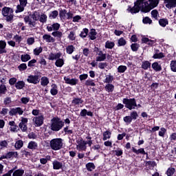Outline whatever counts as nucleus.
<instances>
[{"label":"nucleus","instance_id":"49","mask_svg":"<svg viewBox=\"0 0 176 176\" xmlns=\"http://www.w3.org/2000/svg\"><path fill=\"white\" fill-rule=\"evenodd\" d=\"M127 71V67L125 65H120L118 67V72L120 74H124Z\"/></svg>","mask_w":176,"mask_h":176},{"label":"nucleus","instance_id":"63","mask_svg":"<svg viewBox=\"0 0 176 176\" xmlns=\"http://www.w3.org/2000/svg\"><path fill=\"white\" fill-rule=\"evenodd\" d=\"M170 69L173 72H176V60H172L170 63Z\"/></svg>","mask_w":176,"mask_h":176},{"label":"nucleus","instance_id":"52","mask_svg":"<svg viewBox=\"0 0 176 176\" xmlns=\"http://www.w3.org/2000/svg\"><path fill=\"white\" fill-rule=\"evenodd\" d=\"M3 104L6 107H10V104H12V98L6 97L4 98Z\"/></svg>","mask_w":176,"mask_h":176},{"label":"nucleus","instance_id":"40","mask_svg":"<svg viewBox=\"0 0 176 176\" xmlns=\"http://www.w3.org/2000/svg\"><path fill=\"white\" fill-rule=\"evenodd\" d=\"M52 35L54 36V38H57L58 39H61L63 38V32L56 30L52 33Z\"/></svg>","mask_w":176,"mask_h":176},{"label":"nucleus","instance_id":"25","mask_svg":"<svg viewBox=\"0 0 176 176\" xmlns=\"http://www.w3.org/2000/svg\"><path fill=\"white\" fill-rule=\"evenodd\" d=\"M15 87L17 90H21V89H24V87H25V82L23 80H19L15 84Z\"/></svg>","mask_w":176,"mask_h":176},{"label":"nucleus","instance_id":"29","mask_svg":"<svg viewBox=\"0 0 176 176\" xmlns=\"http://www.w3.org/2000/svg\"><path fill=\"white\" fill-rule=\"evenodd\" d=\"M7 156V159H12V157H17L19 156V153L17 151H9L6 154Z\"/></svg>","mask_w":176,"mask_h":176},{"label":"nucleus","instance_id":"16","mask_svg":"<svg viewBox=\"0 0 176 176\" xmlns=\"http://www.w3.org/2000/svg\"><path fill=\"white\" fill-rule=\"evenodd\" d=\"M54 170H61L63 169V162L58 161L56 160H54L52 162Z\"/></svg>","mask_w":176,"mask_h":176},{"label":"nucleus","instance_id":"14","mask_svg":"<svg viewBox=\"0 0 176 176\" xmlns=\"http://www.w3.org/2000/svg\"><path fill=\"white\" fill-rule=\"evenodd\" d=\"M63 79L67 85H70L71 86H76V85H78V80L76 78L71 79L67 76H65Z\"/></svg>","mask_w":176,"mask_h":176},{"label":"nucleus","instance_id":"39","mask_svg":"<svg viewBox=\"0 0 176 176\" xmlns=\"http://www.w3.org/2000/svg\"><path fill=\"white\" fill-rule=\"evenodd\" d=\"M24 175V170L17 169L13 171L12 176H23Z\"/></svg>","mask_w":176,"mask_h":176},{"label":"nucleus","instance_id":"2","mask_svg":"<svg viewBox=\"0 0 176 176\" xmlns=\"http://www.w3.org/2000/svg\"><path fill=\"white\" fill-rule=\"evenodd\" d=\"M64 126L65 122L60 117L55 116L51 119L50 129L52 130V131H55L57 133V131L62 130Z\"/></svg>","mask_w":176,"mask_h":176},{"label":"nucleus","instance_id":"51","mask_svg":"<svg viewBox=\"0 0 176 176\" xmlns=\"http://www.w3.org/2000/svg\"><path fill=\"white\" fill-rule=\"evenodd\" d=\"M131 49L132 52H138V49H140V44L135 43L131 45Z\"/></svg>","mask_w":176,"mask_h":176},{"label":"nucleus","instance_id":"10","mask_svg":"<svg viewBox=\"0 0 176 176\" xmlns=\"http://www.w3.org/2000/svg\"><path fill=\"white\" fill-rule=\"evenodd\" d=\"M43 120H45L43 115L35 116L32 120L36 127H41L43 124Z\"/></svg>","mask_w":176,"mask_h":176},{"label":"nucleus","instance_id":"12","mask_svg":"<svg viewBox=\"0 0 176 176\" xmlns=\"http://www.w3.org/2000/svg\"><path fill=\"white\" fill-rule=\"evenodd\" d=\"M83 99H82V98H76V97H74L73 100H72V104L73 105V107H80L81 108V107H82L83 105Z\"/></svg>","mask_w":176,"mask_h":176},{"label":"nucleus","instance_id":"13","mask_svg":"<svg viewBox=\"0 0 176 176\" xmlns=\"http://www.w3.org/2000/svg\"><path fill=\"white\" fill-rule=\"evenodd\" d=\"M164 3L167 9L176 8V0H164Z\"/></svg>","mask_w":176,"mask_h":176},{"label":"nucleus","instance_id":"22","mask_svg":"<svg viewBox=\"0 0 176 176\" xmlns=\"http://www.w3.org/2000/svg\"><path fill=\"white\" fill-rule=\"evenodd\" d=\"M77 146L79 148V149H81V151H86V142L83 140V138H81L80 140V142H78Z\"/></svg>","mask_w":176,"mask_h":176},{"label":"nucleus","instance_id":"44","mask_svg":"<svg viewBox=\"0 0 176 176\" xmlns=\"http://www.w3.org/2000/svg\"><path fill=\"white\" fill-rule=\"evenodd\" d=\"M175 173V168H173V167H169L166 172V174L167 176H173L174 175Z\"/></svg>","mask_w":176,"mask_h":176},{"label":"nucleus","instance_id":"21","mask_svg":"<svg viewBox=\"0 0 176 176\" xmlns=\"http://www.w3.org/2000/svg\"><path fill=\"white\" fill-rule=\"evenodd\" d=\"M1 13L4 17L5 16H8L9 13H13V9L9 7H4L2 9Z\"/></svg>","mask_w":176,"mask_h":176},{"label":"nucleus","instance_id":"62","mask_svg":"<svg viewBox=\"0 0 176 176\" xmlns=\"http://www.w3.org/2000/svg\"><path fill=\"white\" fill-rule=\"evenodd\" d=\"M142 21L144 24H152V19H151L149 16H145L143 18Z\"/></svg>","mask_w":176,"mask_h":176},{"label":"nucleus","instance_id":"31","mask_svg":"<svg viewBox=\"0 0 176 176\" xmlns=\"http://www.w3.org/2000/svg\"><path fill=\"white\" fill-rule=\"evenodd\" d=\"M62 133H65L66 135H72V134H74V129H69V126H66L63 128Z\"/></svg>","mask_w":176,"mask_h":176},{"label":"nucleus","instance_id":"7","mask_svg":"<svg viewBox=\"0 0 176 176\" xmlns=\"http://www.w3.org/2000/svg\"><path fill=\"white\" fill-rule=\"evenodd\" d=\"M94 52L96 53V56H98L96 57V61L101 63V61H105V60H107V54H104L101 49L95 47Z\"/></svg>","mask_w":176,"mask_h":176},{"label":"nucleus","instance_id":"24","mask_svg":"<svg viewBox=\"0 0 176 176\" xmlns=\"http://www.w3.org/2000/svg\"><path fill=\"white\" fill-rule=\"evenodd\" d=\"M151 67L155 71V72H160V71H162V65L157 62H154L152 63Z\"/></svg>","mask_w":176,"mask_h":176},{"label":"nucleus","instance_id":"33","mask_svg":"<svg viewBox=\"0 0 176 176\" xmlns=\"http://www.w3.org/2000/svg\"><path fill=\"white\" fill-rule=\"evenodd\" d=\"M104 89L107 93H113V90H115V86L112 84H107L104 87Z\"/></svg>","mask_w":176,"mask_h":176},{"label":"nucleus","instance_id":"20","mask_svg":"<svg viewBox=\"0 0 176 176\" xmlns=\"http://www.w3.org/2000/svg\"><path fill=\"white\" fill-rule=\"evenodd\" d=\"M43 39L44 41H46V42H47L48 43H50V42H52V43L56 42V38H54V37H52L50 34H44L43 36Z\"/></svg>","mask_w":176,"mask_h":176},{"label":"nucleus","instance_id":"17","mask_svg":"<svg viewBox=\"0 0 176 176\" xmlns=\"http://www.w3.org/2000/svg\"><path fill=\"white\" fill-rule=\"evenodd\" d=\"M62 54H61V52H58L56 54H53V52H51L49 54L48 60H50L51 61H54V60H57V58H60Z\"/></svg>","mask_w":176,"mask_h":176},{"label":"nucleus","instance_id":"8","mask_svg":"<svg viewBox=\"0 0 176 176\" xmlns=\"http://www.w3.org/2000/svg\"><path fill=\"white\" fill-rule=\"evenodd\" d=\"M19 5L16 6V10H15V13H21V12H24V8L27 6L28 3V0H19Z\"/></svg>","mask_w":176,"mask_h":176},{"label":"nucleus","instance_id":"34","mask_svg":"<svg viewBox=\"0 0 176 176\" xmlns=\"http://www.w3.org/2000/svg\"><path fill=\"white\" fill-rule=\"evenodd\" d=\"M87 35H89V29L85 28L82 29V32L79 34V36L80 38H82V39H84V38L87 37Z\"/></svg>","mask_w":176,"mask_h":176},{"label":"nucleus","instance_id":"64","mask_svg":"<svg viewBox=\"0 0 176 176\" xmlns=\"http://www.w3.org/2000/svg\"><path fill=\"white\" fill-rule=\"evenodd\" d=\"M18 69L19 71H25L27 69V64L25 63H22L19 66H18Z\"/></svg>","mask_w":176,"mask_h":176},{"label":"nucleus","instance_id":"61","mask_svg":"<svg viewBox=\"0 0 176 176\" xmlns=\"http://www.w3.org/2000/svg\"><path fill=\"white\" fill-rule=\"evenodd\" d=\"M116 156H122L123 155V150L120 148H117L116 150L113 151Z\"/></svg>","mask_w":176,"mask_h":176},{"label":"nucleus","instance_id":"50","mask_svg":"<svg viewBox=\"0 0 176 176\" xmlns=\"http://www.w3.org/2000/svg\"><path fill=\"white\" fill-rule=\"evenodd\" d=\"M85 86H91L92 87H96V83L94 82V80L88 79L85 80Z\"/></svg>","mask_w":176,"mask_h":176},{"label":"nucleus","instance_id":"55","mask_svg":"<svg viewBox=\"0 0 176 176\" xmlns=\"http://www.w3.org/2000/svg\"><path fill=\"white\" fill-rule=\"evenodd\" d=\"M38 19L40 23H43V24L47 21V16L45 14H43L41 15Z\"/></svg>","mask_w":176,"mask_h":176},{"label":"nucleus","instance_id":"57","mask_svg":"<svg viewBox=\"0 0 176 176\" xmlns=\"http://www.w3.org/2000/svg\"><path fill=\"white\" fill-rule=\"evenodd\" d=\"M113 81V76L109 75L104 79V83L111 84Z\"/></svg>","mask_w":176,"mask_h":176},{"label":"nucleus","instance_id":"37","mask_svg":"<svg viewBox=\"0 0 176 176\" xmlns=\"http://www.w3.org/2000/svg\"><path fill=\"white\" fill-rule=\"evenodd\" d=\"M31 59V56L30 54H25L21 56V60L23 63H27Z\"/></svg>","mask_w":176,"mask_h":176},{"label":"nucleus","instance_id":"23","mask_svg":"<svg viewBox=\"0 0 176 176\" xmlns=\"http://www.w3.org/2000/svg\"><path fill=\"white\" fill-rule=\"evenodd\" d=\"M6 42L5 41H0V54L6 53Z\"/></svg>","mask_w":176,"mask_h":176},{"label":"nucleus","instance_id":"46","mask_svg":"<svg viewBox=\"0 0 176 176\" xmlns=\"http://www.w3.org/2000/svg\"><path fill=\"white\" fill-rule=\"evenodd\" d=\"M115 47V43L112 41H107L105 43L106 49H113Z\"/></svg>","mask_w":176,"mask_h":176},{"label":"nucleus","instance_id":"18","mask_svg":"<svg viewBox=\"0 0 176 176\" xmlns=\"http://www.w3.org/2000/svg\"><path fill=\"white\" fill-rule=\"evenodd\" d=\"M50 94L51 96H57L58 94V87L54 83L51 85Z\"/></svg>","mask_w":176,"mask_h":176},{"label":"nucleus","instance_id":"5","mask_svg":"<svg viewBox=\"0 0 176 176\" xmlns=\"http://www.w3.org/2000/svg\"><path fill=\"white\" fill-rule=\"evenodd\" d=\"M50 148L53 151H60L63 148V139L55 138L52 139L50 142Z\"/></svg>","mask_w":176,"mask_h":176},{"label":"nucleus","instance_id":"26","mask_svg":"<svg viewBox=\"0 0 176 176\" xmlns=\"http://www.w3.org/2000/svg\"><path fill=\"white\" fill-rule=\"evenodd\" d=\"M151 65H152V64L149 61L144 60L142 62L141 68L146 71L148 68H151Z\"/></svg>","mask_w":176,"mask_h":176},{"label":"nucleus","instance_id":"58","mask_svg":"<svg viewBox=\"0 0 176 176\" xmlns=\"http://www.w3.org/2000/svg\"><path fill=\"white\" fill-rule=\"evenodd\" d=\"M6 91H8V89L6 88V85H0V94H6Z\"/></svg>","mask_w":176,"mask_h":176},{"label":"nucleus","instance_id":"35","mask_svg":"<svg viewBox=\"0 0 176 176\" xmlns=\"http://www.w3.org/2000/svg\"><path fill=\"white\" fill-rule=\"evenodd\" d=\"M111 135H112V133L111 131H106L103 133V141H107V140H109L111 138Z\"/></svg>","mask_w":176,"mask_h":176},{"label":"nucleus","instance_id":"48","mask_svg":"<svg viewBox=\"0 0 176 176\" xmlns=\"http://www.w3.org/2000/svg\"><path fill=\"white\" fill-rule=\"evenodd\" d=\"M67 38L70 41H75L76 39V34L75 33V32H70L67 36Z\"/></svg>","mask_w":176,"mask_h":176},{"label":"nucleus","instance_id":"28","mask_svg":"<svg viewBox=\"0 0 176 176\" xmlns=\"http://www.w3.org/2000/svg\"><path fill=\"white\" fill-rule=\"evenodd\" d=\"M87 171L91 172L93 170H96V165L93 162H88L85 165Z\"/></svg>","mask_w":176,"mask_h":176},{"label":"nucleus","instance_id":"54","mask_svg":"<svg viewBox=\"0 0 176 176\" xmlns=\"http://www.w3.org/2000/svg\"><path fill=\"white\" fill-rule=\"evenodd\" d=\"M166 133H167V129L164 127H162V128H160V131L158 133V135L160 137L164 138Z\"/></svg>","mask_w":176,"mask_h":176},{"label":"nucleus","instance_id":"45","mask_svg":"<svg viewBox=\"0 0 176 176\" xmlns=\"http://www.w3.org/2000/svg\"><path fill=\"white\" fill-rule=\"evenodd\" d=\"M4 17H6V21H7V23H12L14 21L13 19L14 18V15L13 13H10V14H8V15H6Z\"/></svg>","mask_w":176,"mask_h":176},{"label":"nucleus","instance_id":"32","mask_svg":"<svg viewBox=\"0 0 176 176\" xmlns=\"http://www.w3.org/2000/svg\"><path fill=\"white\" fill-rule=\"evenodd\" d=\"M41 85L43 87L47 86L49 85V78L46 76H43L41 78Z\"/></svg>","mask_w":176,"mask_h":176},{"label":"nucleus","instance_id":"56","mask_svg":"<svg viewBox=\"0 0 176 176\" xmlns=\"http://www.w3.org/2000/svg\"><path fill=\"white\" fill-rule=\"evenodd\" d=\"M164 54L163 52H160L159 54L157 53H155L153 56V58H155V59H160V58H164Z\"/></svg>","mask_w":176,"mask_h":176},{"label":"nucleus","instance_id":"53","mask_svg":"<svg viewBox=\"0 0 176 176\" xmlns=\"http://www.w3.org/2000/svg\"><path fill=\"white\" fill-rule=\"evenodd\" d=\"M90 53H91V52H90V49L88 47L82 48V54L85 56V57H89Z\"/></svg>","mask_w":176,"mask_h":176},{"label":"nucleus","instance_id":"43","mask_svg":"<svg viewBox=\"0 0 176 176\" xmlns=\"http://www.w3.org/2000/svg\"><path fill=\"white\" fill-rule=\"evenodd\" d=\"M126 43L127 41H126V39H124L123 37H121L118 41V47H120V46H126Z\"/></svg>","mask_w":176,"mask_h":176},{"label":"nucleus","instance_id":"15","mask_svg":"<svg viewBox=\"0 0 176 176\" xmlns=\"http://www.w3.org/2000/svg\"><path fill=\"white\" fill-rule=\"evenodd\" d=\"M131 151L132 152H133V153H135V155H146V159H149V157H148V153L145 152L144 148H140L137 150V148H135V147H132Z\"/></svg>","mask_w":176,"mask_h":176},{"label":"nucleus","instance_id":"47","mask_svg":"<svg viewBox=\"0 0 176 176\" xmlns=\"http://www.w3.org/2000/svg\"><path fill=\"white\" fill-rule=\"evenodd\" d=\"M23 145H24V143L23 142V140H20L16 141L14 146L16 150H19V149H21Z\"/></svg>","mask_w":176,"mask_h":176},{"label":"nucleus","instance_id":"36","mask_svg":"<svg viewBox=\"0 0 176 176\" xmlns=\"http://www.w3.org/2000/svg\"><path fill=\"white\" fill-rule=\"evenodd\" d=\"M159 24H160V25L161 27L164 28V27H166V25H168V19H164V18L160 19L159 20Z\"/></svg>","mask_w":176,"mask_h":176},{"label":"nucleus","instance_id":"11","mask_svg":"<svg viewBox=\"0 0 176 176\" xmlns=\"http://www.w3.org/2000/svg\"><path fill=\"white\" fill-rule=\"evenodd\" d=\"M17 113L18 115H23V113H24V111H23L21 107L12 108L9 111L10 116H16Z\"/></svg>","mask_w":176,"mask_h":176},{"label":"nucleus","instance_id":"30","mask_svg":"<svg viewBox=\"0 0 176 176\" xmlns=\"http://www.w3.org/2000/svg\"><path fill=\"white\" fill-rule=\"evenodd\" d=\"M59 17L63 20L67 19V10L60 8L59 10Z\"/></svg>","mask_w":176,"mask_h":176},{"label":"nucleus","instance_id":"19","mask_svg":"<svg viewBox=\"0 0 176 176\" xmlns=\"http://www.w3.org/2000/svg\"><path fill=\"white\" fill-rule=\"evenodd\" d=\"M88 36L91 41L97 39V32L96 31V29H91L89 33H88Z\"/></svg>","mask_w":176,"mask_h":176},{"label":"nucleus","instance_id":"42","mask_svg":"<svg viewBox=\"0 0 176 176\" xmlns=\"http://www.w3.org/2000/svg\"><path fill=\"white\" fill-rule=\"evenodd\" d=\"M74 52H75V47L74 45H70L66 47V53H67V54H72Z\"/></svg>","mask_w":176,"mask_h":176},{"label":"nucleus","instance_id":"1","mask_svg":"<svg viewBox=\"0 0 176 176\" xmlns=\"http://www.w3.org/2000/svg\"><path fill=\"white\" fill-rule=\"evenodd\" d=\"M40 17L41 14L39 13V12L34 11L32 14L25 16L23 20L25 24H28L30 28H35V25H36V22L35 21H38Z\"/></svg>","mask_w":176,"mask_h":176},{"label":"nucleus","instance_id":"60","mask_svg":"<svg viewBox=\"0 0 176 176\" xmlns=\"http://www.w3.org/2000/svg\"><path fill=\"white\" fill-rule=\"evenodd\" d=\"M129 116L132 120H137V118H138V113H137L136 111H133L131 113V116Z\"/></svg>","mask_w":176,"mask_h":176},{"label":"nucleus","instance_id":"3","mask_svg":"<svg viewBox=\"0 0 176 176\" xmlns=\"http://www.w3.org/2000/svg\"><path fill=\"white\" fill-rule=\"evenodd\" d=\"M143 6H142V13H149L152 9L157 8L160 0H142Z\"/></svg>","mask_w":176,"mask_h":176},{"label":"nucleus","instance_id":"6","mask_svg":"<svg viewBox=\"0 0 176 176\" xmlns=\"http://www.w3.org/2000/svg\"><path fill=\"white\" fill-rule=\"evenodd\" d=\"M122 103L125 105L127 109L131 111L132 109H135L137 107V100L135 98H124L122 100Z\"/></svg>","mask_w":176,"mask_h":176},{"label":"nucleus","instance_id":"27","mask_svg":"<svg viewBox=\"0 0 176 176\" xmlns=\"http://www.w3.org/2000/svg\"><path fill=\"white\" fill-rule=\"evenodd\" d=\"M28 149H32V151H35V149H38V143L31 141L28 143Z\"/></svg>","mask_w":176,"mask_h":176},{"label":"nucleus","instance_id":"38","mask_svg":"<svg viewBox=\"0 0 176 176\" xmlns=\"http://www.w3.org/2000/svg\"><path fill=\"white\" fill-rule=\"evenodd\" d=\"M58 16V11L57 10H54L52 11L50 14H49V19L50 20H53L54 19H57V16Z\"/></svg>","mask_w":176,"mask_h":176},{"label":"nucleus","instance_id":"41","mask_svg":"<svg viewBox=\"0 0 176 176\" xmlns=\"http://www.w3.org/2000/svg\"><path fill=\"white\" fill-rule=\"evenodd\" d=\"M56 67H58V68H61L63 65H64V59L63 58H57L55 62Z\"/></svg>","mask_w":176,"mask_h":176},{"label":"nucleus","instance_id":"4","mask_svg":"<svg viewBox=\"0 0 176 176\" xmlns=\"http://www.w3.org/2000/svg\"><path fill=\"white\" fill-rule=\"evenodd\" d=\"M144 6V3L142 0H137L134 3V6L131 7V6H129L127 8V12L131 13V14H135L137 13H140V10L142 12V6Z\"/></svg>","mask_w":176,"mask_h":176},{"label":"nucleus","instance_id":"59","mask_svg":"<svg viewBox=\"0 0 176 176\" xmlns=\"http://www.w3.org/2000/svg\"><path fill=\"white\" fill-rule=\"evenodd\" d=\"M42 52H43V48H42V47H40L38 48H35L34 50V56H39V54H41Z\"/></svg>","mask_w":176,"mask_h":176},{"label":"nucleus","instance_id":"9","mask_svg":"<svg viewBox=\"0 0 176 176\" xmlns=\"http://www.w3.org/2000/svg\"><path fill=\"white\" fill-rule=\"evenodd\" d=\"M28 83H32V85H38L41 82V79L38 75L30 74L27 78Z\"/></svg>","mask_w":176,"mask_h":176}]
</instances>
